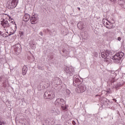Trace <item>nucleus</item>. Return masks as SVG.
Segmentation results:
<instances>
[{
	"label": "nucleus",
	"instance_id": "obj_14",
	"mask_svg": "<svg viewBox=\"0 0 125 125\" xmlns=\"http://www.w3.org/2000/svg\"><path fill=\"white\" fill-rule=\"evenodd\" d=\"M15 32H16V30H14L13 29L11 30L10 31H6V36L7 37H10L12 35H14L15 34Z\"/></svg>",
	"mask_w": 125,
	"mask_h": 125
},
{
	"label": "nucleus",
	"instance_id": "obj_7",
	"mask_svg": "<svg viewBox=\"0 0 125 125\" xmlns=\"http://www.w3.org/2000/svg\"><path fill=\"white\" fill-rule=\"evenodd\" d=\"M0 22V25H1V26L4 28H9L10 27V24L8 23L7 20L2 19Z\"/></svg>",
	"mask_w": 125,
	"mask_h": 125
},
{
	"label": "nucleus",
	"instance_id": "obj_3",
	"mask_svg": "<svg viewBox=\"0 0 125 125\" xmlns=\"http://www.w3.org/2000/svg\"><path fill=\"white\" fill-rule=\"evenodd\" d=\"M18 0H9L7 2L6 7L8 9H13L17 6Z\"/></svg>",
	"mask_w": 125,
	"mask_h": 125
},
{
	"label": "nucleus",
	"instance_id": "obj_8",
	"mask_svg": "<svg viewBox=\"0 0 125 125\" xmlns=\"http://www.w3.org/2000/svg\"><path fill=\"white\" fill-rule=\"evenodd\" d=\"M13 47L14 48L15 52H17L18 53H20L21 52V51L22 50L21 45L19 43L16 44L15 45L13 46Z\"/></svg>",
	"mask_w": 125,
	"mask_h": 125
},
{
	"label": "nucleus",
	"instance_id": "obj_6",
	"mask_svg": "<svg viewBox=\"0 0 125 125\" xmlns=\"http://www.w3.org/2000/svg\"><path fill=\"white\" fill-rule=\"evenodd\" d=\"M77 86H78V87L76 89V91H77V93H83V92H84L86 90V87L83 84L79 85Z\"/></svg>",
	"mask_w": 125,
	"mask_h": 125
},
{
	"label": "nucleus",
	"instance_id": "obj_12",
	"mask_svg": "<svg viewBox=\"0 0 125 125\" xmlns=\"http://www.w3.org/2000/svg\"><path fill=\"white\" fill-rule=\"evenodd\" d=\"M47 32L48 33V34H49V35H50L51 36H52L53 37H54L55 36H56V32L55 31V30H50L49 29H46Z\"/></svg>",
	"mask_w": 125,
	"mask_h": 125
},
{
	"label": "nucleus",
	"instance_id": "obj_39",
	"mask_svg": "<svg viewBox=\"0 0 125 125\" xmlns=\"http://www.w3.org/2000/svg\"><path fill=\"white\" fill-rule=\"evenodd\" d=\"M106 28H107V29H110V27H109V26H105Z\"/></svg>",
	"mask_w": 125,
	"mask_h": 125
},
{
	"label": "nucleus",
	"instance_id": "obj_44",
	"mask_svg": "<svg viewBox=\"0 0 125 125\" xmlns=\"http://www.w3.org/2000/svg\"><path fill=\"white\" fill-rule=\"evenodd\" d=\"M104 91H102V94H103V92H104Z\"/></svg>",
	"mask_w": 125,
	"mask_h": 125
},
{
	"label": "nucleus",
	"instance_id": "obj_46",
	"mask_svg": "<svg viewBox=\"0 0 125 125\" xmlns=\"http://www.w3.org/2000/svg\"><path fill=\"white\" fill-rule=\"evenodd\" d=\"M60 54H61V51H60Z\"/></svg>",
	"mask_w": 125,
	"mask_h": 125
},
{
	"label": "nucleus",
	"instance_id": "obj_25",
	"mask_svg": "<svg viewBox=\"0 0 125 125\" xmlns=\"http://www.w3.org/2000/svg\"><path fill=\"white\" fill-rule=\"evenodd\" d=\"M77 27L79 28H81V29H83V28H82L83 27V25H82L80 23H78L77 24Z\"/></svg>",
	"mask_w": 125,
	"mask_h": 125
},
{
	"label": "nucleus",
	"instance_id": "obj_40",
	"mask_svg": "<svg viewBox=\"0 0 125 125\" xmlns=\"http://www.w3.org/2000/svg\"><path fill=\"white\" fill-rule=\"evenodd\" d=\"M56 79H57V80H59V81H60V80L58 78V77H56Z\"/></svg>",
	"mask_w": 125,
	"mask_h": 125
},
{
	"label": "nucleus",
	"instance_id": "obj_45",
	"mask_svg": "<svg viewBox=\"0 0 125 125\" xmlns=\"http://www.w3.org/2000/svg\"><path fill=\"white\" fill-rule=\"evenodd\" d=\"M97 96H98V95H96V97H97Z\"/></svg>",
	"mask_w": 125,
	"mask_h": 125
},
{
	"label": "nucleus",
	"instance_id": "obj_27",
	"mask_svg": "<svg viewBox=\"0 0 125 125\" xmlns=\"http://www.w3.org/2000/svg\"><path fill=\"white\" fill-rule=\"evenodd\" d=\"M117 40H118V41H119V42H120V41L122 40V38H121V37H118Z\"/></svg>",
	"mask_w": 125,
	"mask_h": 125
},
{
	"label": "nucleus",
	"instance_id": "obj_15",
	"mask_svg": "<svg viewBox=\"0 0 125 125\" xmlns=\"http://www.w3.org/2000/svg\"><path fill=\"white\" fill-rule=\"evenodd\" d=\"M28 71V67L27 66L24 65L22 67V74L23 76H25L26 74H27V72Z\"/></svg>",
	"mask_w": 125,
	"mask_h": 125
},
{
	"label": "nucleus",
	"instance_id": "obj_23",
	"mask_svg": "<svg viewBox=\"0 0 125 125\" xmlns=\"http://www.w3.org/2000/svg\"><path fill=\"white\" fill-rule=\"evenodd\" d=\"M3 84L6 86H7V84H8V81L7 79L5 80L4 82H3Z\"/></svg>",
	"mask_w": 125,
	"mask_h": 125
},
{
	"label": "nucleus",
	"instance_id": "obj_24",
	"mask_svg": "<svg viewBox=\"0 0 125 125\" xmlns=\"http://www.w3.org/2000/svg\"><path fill=\"white\" fill-rule=\"evenodd\" d=\"M49 57H50V59L52 60V59L53 58V54L52 53H50L49 55L48 56Z\"/></svg>",
	"mask_w": 125,
	"mask_h": 125
},
{
	"label": "nucleus",
	"instance_id": "obj_21",
	"mask_svg": "<svg viewBox=\"0 0 125 125\" xmlns=\"http://www.w3.org/2000/svg\"><path fill=\"white\" fill-rule=\"evenodd\" d=\"M113 86L116 89H119V88L121 87V86H122V84L120 83H118L116 85H114Z\"/></svg>",
	"mask_w": 125,
	"mask_h": 125
},
{
	"label": "nucleus",
	"instance_id": "obj_20",
	"mask_svg": "<svg viewBox=\"0 0 125 125\" xmlns=\"http://www.w3.org/2000/svg\"><path fill=\"white\" fill-rule=\"evenodd\" d=\"M62 52L63 53L62 56H64V55H66V56H68V54H69V52L67 51H66V50H64L63 49L62 50Z\"/></svg>",
	"mask_w": 125,
	"mask_h": 125
},
{
	"label": "nucleus",
	"instance_id": "obj_42",
	"mask_svg": "<svg viewBox=\"0 0 125 125\" xmlns=\"http://www.w3.org/2000/svg\"><path fill=\"white\" fill-rule=\"evenodd\" d=\"M113 100H114V101H115V102L117 101V100H116V99H113Z\"/></svg>",
	"mask_w": 125,
	"mask_h": 125
},
{
	"label": "nucleus",
	"instance_id": "obj_26",
	"mask_svg": "<svg viewBox=\"0 0 125 125\" xmlns=\"http://www.w3.org/2000/svg\"><path fill=\"white\" fill-rule=\"evenodd\" d=\"M115 82H116V81H115V80H114V79H112V80L111 81V85H114V83H115Z\"/></svg>",
	"mask_w": 125,
	"mask_h": 125
},
{
	"label": "nucleus",
	"instance_id": "obj_16",
	"mask_svg": "<svg viewBox=\"0 0 125 125\" xmlns=\"http://www.w3.org/2000/svg\"><path fill=\"white\" fill-rule=\"evenodd\" d=\"M37 20H38V17H35V16H33L30 18V21L32 24H35Z\"/></svg>",
	"mask_w": 125,
	"mask_h": 125
},
{
	"label": "nucleus",
	"instance_id": "obj_22",
	"mask_svg": "<svg viewBox=\"0 0 125 125\" xmlns=\"http://www.w3.org/2000/svg\"><path fill=\"white\" fill-rule=\"evenodd\" d=\"M64 94H70V93H71V91L70 90L66 89L64 90Z\"/></svg>",
	"mask_w": 125,
	"mask_h": 125
},
{
	"label": "nucleus",
	"instance_id": "obj_29",
	"mask_svg": "<svg viewBox=\"0 0 125 125\" xmlns=\"http://www.w3.org/2000/svg\"><path fill=\"white\" fill-rule=\"evenodd\" d=\"M72 124L73 125H76V122H75V121H72Z\"/></svg>",
	"mask_w": 125,
	"mask_h": 125
},
{
	"label": "nucleus",
	"instance_id": "obj_32",
	"mask_svg": "<svg viewBox=\"0 0 125 125\" xmlns=\"http://www.w3.org/2000/svg\"><path fill=\"white\" fill-rule=\"evenodd\" d=\"M0 125H4V123H2V122L0 121Z\"/></svg>",
	"mask_w": 125,
	"mask_h": 125
},
{
	"label": "nucleus",
	"instance_id": "obj_48",
	"mask_svg": "<svg viewBox=\"0 0 125 125\" xmlns=\"http://www.w3.org/2000/svg\"><path fill=\"white\" fill-rule=\"evenodd\" d=\"M10 18H10V17L9 19H10Z\"/></svg>",
	"mask_w": 125,
	"mask_h": 125
},
{
	"label": "nucleus",
	"instance_id": "obj_13",
	"mask_svg": "<svg viewBox=\"0 0 125 125\" xmlns=\"http://www.w3.org/2000/svg\"><path fill=\"white\" fill-rule=\"evenodd\" d=\"M30 16L29 14H25L23 17V20L24 22H28L30 20Z\"/></svg>",
	"mask_w": 125,
	"mask_h": 125
},
{
	"label": "nucleus",
	"instance_id": "obj_33",
	"mask_svg": "<svg viewBox=\"0 0 125 125\" xmlns=\"http://www.w3.org/2000/svg\"><path fill=\"white\" fill-rule=\"evenodd\" d=\"M95 56L96 57H97V56H98V55L97 54V52H95Z\"/></svg>",
	"mask_w": 125,
	"mask_h": 125
},
{
	"label": "nucleus",
	"instance_id": "obj_18",
	"mask_svg": "<svg viewBox=\"0 0 125 125\" xmlns=\"http://www.w3.org/2000/svg\"><path fill=\"white\" fill-rule=\"evenodd\" d=\"M30 45L32 49H35V48H36V44H35V42H31Z\"/></svg>",
	"mask_w": 125,
	"mask_h": 125
},
{
	"label": "nucleus",
	"instance_id": "obj_36",
	"mask_svg": "<svg viewBox=\"0 0 125 125\" xmlns=\"http://www.w3.org/2000/svg\"><path fill=\"white\" fill-rule=\"evenodd\" d=\"M11 23H13V19H11Z\"/></svg>",
	"mask_w": 125,
	"mask_h": 125
},
{
	"label": "nucleus",
	"instance_id": "obj_31",
	"mask_svg": "<svg viewBox=\"0 0 125 125\" xmlns=\"http://www.w3.org/2000/svg\"><path fill=\"white\" fill-rule=\"evenodd\" d=\"M39 35H40V36H41L42 37V32H40L39 33Z\"/></svg>",
	"mask_w": 125,
	"mask_h": 125
},
{
	"label": "nucleus",
	"instance_id": "obj_9",
	"mask_svg": "<svg viewBox=\"0 0 125 125\" xmlns=\"http://www.w3.org/2000/svg\"><path fill=\"white\" fill-rule=\"evenodd\" d=\"M110 54V51H104L102 52L101 55L102 58H104L106 59H109V55Z\"/></svg>",
	"mask_w": 125,
	"mask_h": 125
},
{
	"label": "nucleus",
	"instance_id": "obj_5",
	"mask_svg": "<svg viewBox=\"0 0 125 125\" xmlns=\"http://www.w3.org/2000/svg\"><path fill=\"white\" fill-rule=\"evenodd\" d=\"M73 85H74V86H79V85H80V84L83 83V79H81V80H80V79L78 78V76H76L73 77Z\"/></svg>",
	"mask_w": 125,
	"mask_h": 125
},
{
	"label": "nucleus",
	"instance_id": "obj_19",
	"mask_svg": "<svg viewBox=\"0 0 125 125\" xmlns=\"http://www.w3.org/2000/svg\"><path fill=\"white\" fill-rule=\"evenodd\" d=\"M89 36H88V33L87 32H84L83 39L85 40H87Z\"/></svg>",
	"mask_w": 125,
	"mask_h": 125
},
{
	"label": "nucleus",
	"instance_id": "obj_43",
	"mask_svg": "<svg viewBox=\"0 0 125 125\" xmlns=\"http://www.w3.org/2000/svg\"><path fill=\"white\" fill-rule=\"evenodd\" d=\"M0 35H1V31H0Z\"/></svg>",
	"mask_w": 125,
	"mask_h": 125
},
{
	"label": "nucleus",
	"instance_id": "obj_4",
	"mask_svg": "<svg viewBox=\"0 0 125 125\" xmlns=\"http://www.w3.org/2000/svg\"><path fill=\"white\" fill-rule=\"evenodd\" d=\"M64 71L67 76H73L75 73V69L72 66L65 67Z\"/></svg>",
	"mask_w": 125,
	"mask_h": 125
},
{
	"label": "nucleus",
	"instance_id": "obj_35",
	"mask_svg": "<svg viewBox=\"0 0 125 125\" xmlns=\"http://www.w3.org/2000/svg\"><path fill=\"white\" fill-rule=\"evenodd\" d=\"M105 25H106L107 26H108V25H109V23L108 22H105Z\"/></svg>",
	"mask_w": 125,
	"mask_h": 125
},
{
	"label": "nucleus",
	"instance_id": "obj_37",
	"mask_svg": "<svg viewBox=\"0 0 125 125\" xmlns=\"http://www.w3.org/2000/svg\"><path fill=\"white\" fill-rule=\"evenodd\" d=\"M107 93H108V91H106L105 92L104 94H107Z\"/></svg>",
	"mask_w": 125,
	"mask_h": 125
},
{
	"label": "nucleus",
	"instance_id": "obj_41",
	"mask_svg": "<svg viewBox=\"0 0 125 125\" xmlns=\"http://www.w3.org/2000/svg\"><path fill=\"white\" fill-rule=\"evenodd\" d=\"M77 8H78V9H79V10H81V8L78 7Z\"/></svg>",
	"mask_w": 125,
	"mask_h": 125
},
{
	"label": "nucleus",
	"instance_id": "obj_30",
	"mask_svg": "<svg viewBox=\"0 0 125 125\" xmlns=\"http://www.w3.org/2000/svg\"><path fill=\"white\" fill-rule=\"evenodd\" d=\"M102 100H104V101H105V102H107V99H106V98H103L102 99Z\"/></svg>",
	"mask_w": 125,
	"mask_h": 125
},
{
	"label": "nucleus",
	"instance_id": "obj_47",
	"mask_svg": "<svg viewBox=\"0 0 125 125\" xmlns=\"http://www.w3.org/2000/svg\"><path fill=\"white\" fill-rule=\"evenodd\" d=\"M15 27H16V28H17V27L16 26H15Z\"/></svg>",
	"mask_w": 125,
	"mask_h": 125
},
{
	"label": "nucleus",
	"instance_id": "obj_34",
	"mask_svg": "<svg viewBox=\"0 0 125 125\" xmlns=\"http://www.w3.org/2000/svg\"><path fill=\"white\" fill-rule=\"evenodd\" d=\"M38 69H39L40 70H42V67L41 66H38Z\"/></svg>",
	"mask_w": 125,
	"mask_h": 125
},
{
	"label": "nucleus",
	"instance_id": "obj_1",
	"mask_svg": "<svg viewBox=\"0 0 125 125\" xmlns=\"http://www.w3.org/2000/svg\"><path fill=\"white\" fill-rule=\"evenodd\" d=\"M55 104L57 107H61L63 111H65L67 109V106H66V104L65 103V100L63 99L58 98L55 102Z\"/></svg>",
	"mask_w": 125,
	"mask_h": 125
},
{
	"label": "nucleus",
	"instance_id": "obj_28",
	"mask_svg": "<svg viewBox=\"0 0 125 125\" xmlns=\"http://www.w3.org/2000/svg\"><path fill=\"white\" fill-rule=\"evenodd\" d=\"M20 35H21V36H23V35H24V32H20Z\"/></svg>",
	"mask_w": 125,
	"mask_h": 125
},
{
	"label": "nucleus",
	"instance_id": "obj_17",
	"mask_svg": "<svg viewBox=\"0 0 125 125\" xmlns=\"http://www.w3.org/2000/svg\"><path fill=\"white\" fill-rule=\"evenodd\" d=\"M118 3H119L120 5L122 7L125 9V2L122 0H119L118 1Z\"/></svg>",
	"mask_w": 125,
	"mask_h": 125
},
{
	"label": "nucleus",
	"instance_id": "obj_2",
	"mask_svg": "<svg viewBox=\"0 0 125 125\" xmlns=\"http://www.w3.org/2000/svg\"><path fill=\"white\" fill-rule=\"evenodd\" d=\"M124 55L125 53H124V52H120L116 53L114 56L112 57V59H113L115 63L119 64V63H121V62H122V58L124 57Z\"/></svg>",
	"mask_w": 125,
	"mask_h": 125
},
{
	"label": "nucleus",
	"instance_id": "obj_10",
	"mask_svg": "<svg viewBox=\"0 0 125 125\" xmlns=\"http://www.w3.org/2000/svg\"><path fill=\"white\" fill-rule=\"evenodd\" d=\"M43 97L44 99H53L55 97V95L54 94H44Z\"/></svg>",
	"mask_w": 125,
	"mask_h": 125
},
{
	"label": "nucleus",
	"instance_id": "obj_38",
	"mask_svg": "<svg viewBox=\"0 0 125 125\" xmlns=\"http://www.w3.org/2000/svg\"><path fill=\"white\" fill-rule=\"evenodd\" d=\"M110 0V1H114L115 0Z\"/></svg>",
	"mask_w": 125,
	"mask_h": 125
},
{
	"label": "nucleus",
	"instance_id": "obj_11",
	"mask_svg": "<svg viewBox=\"0 0 125 125\" xmlns=\"http://www.w3.org/2000/svg\"><path fill=\"white\" fill-rule=\"evenodd\" d=\"M51 112L55 115H59L60 114V111L57 107L53 108L51 110Z\"/></svg>",
	"mask_w": 125,
	"mask_h": 125
}]
</instances>
